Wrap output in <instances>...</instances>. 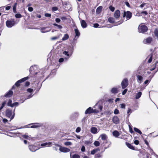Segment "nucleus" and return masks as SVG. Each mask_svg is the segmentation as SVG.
I'll return each mask as SVG.
<instances>
[{
	"mask_svg": "<svg viewBox=\"0 0 158 158\" xmlns=\"http://www.w3.org/2000/svg\"><path fill=\"white\" fill-rule=\"evenodd\" d=\"M19 104V103L18 102H16L14 103H13L12 104V105H11V107H13L14 106H18Z\"/></svg>",
	"mask_w": 158,
	"mask_h": 158,
	"instance_id": "37",
	"label": "nucleus"
},
{
	"mask_svg": "<svg viewBox=\"0 0 158 158\" xmlns=\"http://www.w3.org/2000/svg\"><path fill=\"white\" fill-rule=\"evenodd\" d=\"M71 158H80V156L78 154H74L72 156L70 155Z\"/></svg>",
	"mask_w": 158,
	"mask_h": 158,
	"instance_id": "36",
	"label": "nucleus"
},
{
	"mask_svg": "<svg viewBox=\"0 0 158 158\" xmlns=\"http://www.w3.org/2000/svg\"><path fill=\"white\" fill-rule=\"evenodd\" d=\"M29 125H30V124H29V125H26V126H24V127H20V128H18L17 127H14V128L15 130V129H21V128H24L25 127H28V126H29Z\"/></svg>",
	"mask_w": 158,
	"mask_h": 158,
	"instance_id": "46",
	"label": "nucleus"
},
{
	"mask_svg": "<svg viewBox=\"0 0 158 158\" xmlns=\"http://www.w3.org/2000/svg\"><path fill=\"white\" fill-rule=\"evenodd\" d=\"M121 85L123 89L126 88L128 85V79L127 78L124 79L121 82Z\"/></svg>",
	"mask_w": 158,
	"mask_h": 158,
	"instance_id": "7",
	"label": "nucleus"
},
{
	"mask_svg": "<svg viewBox=\"0 0 158 158\" xmlns=\"http://www.w3.org/2000/svg\"><path fill=\"white\" fill-rule=\"evenodd\" d=\"M17 3H15L13 6V12L14 13H16V6L17 5Z\"/></svg>",
	"mask_w": 158,
	"mask_h": 158,
	"instance_id": "34",
	"label": "nucleus"
},
{
	"mask_svg": "<svg viewBox=\"0 0 158 158\" xmlns=\"http://www.w3.org/2000/svg\"><path fill=\"white\" fill-rule=\"evenodd\" d=\"M109 8L110 10L112 12L114 11L115 9L112 6H110Z\"/></svg>",
	"mask_w": 158,
	"mask_h": 158,
	"instance_id": "50",
	"label": "nucleus"
},
{
	"mask_svg": "<svg viewBox=\"0 0 158 158\" xmlns=\"http://www.w3.org/2000/svg\"><path fill=\"white\" fill-rule=\"evenodd\" d=\"M102 9V6H100L98 7L96 9V13L97 14H99L101 12Z\"/></svg>",
	"mask_w": 158,
	"mask_h": 158,
	"instance_id": "28",
	"label": "nucleus"
},
{
	"mask_svg": "<svg viewBox=\"0 0 158 158\" xmlns=\"http://www.w3.org/2000/svg\"><path fill=\"white\" fill-rule=\"evenodd\" d=\"M142 95V93L141 92H138L136 94L135 96V98L136 99L139 98Z\"/></svg>",
	"mask_w": 158,
	"mask_h": 158,
	"instance_id": "30",
	"label": "nucleus"
},
{
	"mask_svg": "<svg viewBox=\"0 0 158 158\" xmlns=\"http://www.w3.org/2000/svg\"><path fill=\"white\" fill-rule=\"evenodd\" d=\"M52 143L51 142H46L41 144V146L43 147H50L52 146Z\"/></svg>",
	"mask_w": 158,
	"mask_h": 158,
	"instance_id": "16",
	"label": "nucleus"
},
{
	"mask_svg": "<svg viewBox=\"0 0 158 158\" xmlns=\"http://www.w3.org/2000/svg\"><path fill=\"white\" fill-rule=\"evenodd\" d=\"M108 21L109 22L111 23H113L115 22L114 19L111 17H109L108 19Z\"/></svg>",
	"mask_w": 158,
	"mask_h": 158,
	"instance_id": "31",
	"label": "nucleus"
},
{
	"mask_svg": "<svg viewBox=\"0 0 158 158\" xmlns=\"http://www.w3.org/2000/svg\"><path fill=\"white\" fill-rule=\"evenodd\" d=\"M96 152V150H95V149H94L91 152V154L92 155H94Z\"/></svg>",
	"mask_w": 158,
	"mask_h": 158,
	"instance_id": "58",
	"label": "nucleus"
},
{
	"mask_svg": "<svg viewBox=\"0 0 158 158\" xmlns=\"http://www.w3.org/2000/svg\"><path fill=\"white\" fill-rule=\"evenodd\" d=\"M152 66L153 67L152 68H151L150 69V70L151 71H152L153 70L156 68V64H154L152 65Z\"/></svg>",
	"mask_w": 158,
	"mask_h": 158,
	"instance_id": "44",
	"label": "nucleus"
},
{
	"mask_svg": "<svg viewBox=\"0 0 158 158\" xmlns=\"http://www.w3.org/2000/svg\"><path fill=\"white\" fill-rule=\"evenodd\" d=\"M15 108L14 109L13 111L12 110L10 109H7L6 111V116L7 118H10V121L13 119L15 117Z\"/></svg>",
	"mask_w": 158,
	"mask_h": 158,
	"instance_id": "2",
	"label": "nucleus"
},
{
	"mask_svg": "<svg viewBox=\"0 0 158 158\" xmlns=\"http://www.w3.org/2000/svg\"><path fill=\"white\" fill-rule=\"evenodd\" d=\"M59 150L63 152H67L70 151L69 149L64 147H60Z\"/></svg>",
	"mask_w": 158,
	"mask_h": 158,
	"instance_id": "13",
	"label": "nucleus"
},
{
	"mask_svg": "<svg viewBox=\"0 0 158 158\" xmlns=\"http://www.w3.org/2000/svg\"><path fill=\"white\" fill-rule=\"evenodd\" d=\"M102 155L100 153H98L95 155V158H100L101 157Z\"/></svg>",
	"mask_w": 158,
	"mask_h": 158,
	"instance_id": "42",
	"label": "nucleus"
},
{
	"mask_svg": "<svg viewBox=\"0 0 158 158\" xmlns=\"http://www.w3.org/2000/svg\"><path fill=\"white\" fill-rule=\"evenodd\" d=\"M29 78L28 77H24L21 79L17 81L15 84L13 86L12 89H13L15 88V86L16 87H19L20 85V83L23 82L27 79Z\"/></svg>",
	"mask_w": 158,
	"mask_h": 158,
	"instance_id": "4",
	"label": "nucleus"
},
{
	"mask_svg": "<svg viewBox=\"0 0 158 158\" xmlns=\"http://www.w3.org/2000/svg\"><path fill=\"white\" fill-rule=\"evenodd\" d=\"M75 33V35L73 40H77L78 37L80 35V32L77 28H76L74 29Z\"/></svg>",
	"mask_w": 158,
	"mask_h": 158,
	"instance_id": "11",
	"label": "nucleus"
},
{
	"mask_svg": "<svg viewBox=\"0 0 158 158\" xmlns=\"http://www.w3.org/2000/svg\"><path fill=\"white\" fill-rule=\"evenodd\" d=\"M29 148L31 151L32 152H35L37 150L39 149L38 147L34 145H30L29 146Z\"/></svg>",
	"mask_w": 158,
	"mask_h": 158,
	"instance_id": "9",
	"label": "nucleus"
},
{
	"mask_svg": "<svg viewBox=\"0 0 158 158\" xmlns=\"http://www.w3.org/2000/svg\"><path fill=\"white\" fill-rule=\"evenodd\" d=\"M59 38V36H58V37L55 36V37H52L51 38V39L52 40H56L58 39Z\"/></svg>",
	"mask_w": 158,
	"mask_h": 158,
	"instance_id": "52",
	"label": "nucleus"
},
{
	"mask_svg": "<svg viewBox=\"0 0 158 158\" xmlns=\"http://www.w3.org/2000/svg\"><path fill=\"white\" fill-rule=\"evenodd\" d=\"M64 144L66 146H69L72 145V143L70 142H66L64 143Z\"/></svg>",
	"mask_w": 158,
	"mask_h": 158,
	"instance_id": "41",
	"label": "nucleus"
},
{
	"mask_svg": "<svg viewBox=\"0 0 158 158\" xmlns=\"http://www.w3.org/2000/svg\"><path fill=\"white\" fill-rule=\"evenodd\" d=\"M55 21L56 23H59L60 22L61 20L60 19L58 18H57L56 19Z\"/></svg>",
	"mask_w": 158,
	"mask_h": 158,
	"instance_id": "57",
	"label": "nucleus"
},
{
	"mask_svg": "<svg viewBox=\"0 0 158 158\" xmlns=\"http://www.w3.org/2000/svg\"><path fill=\"white\" fill-rule=\"evenodd\" d=\"M152 40V38L151 37H149L146 39H144L143 42L144 44H150Z\"/></svg>",
	"mask_w": 158,
	"mask_h": 158,
	"instance_id": "15",
	"label": "nucleus"
},
{
	"mask_svg": "<svg viewBox=\"0 0 158 158\" xmlns=\"http://www.w3.org/2000/svg\"><path fill=\"white\" fill-rule=\"evenodd\" d=\"M11 134H13L15 135H16L17 136L19 137L20 139L21 140H23V138L27 139H29L30 138V135H28L26 133L24 134H22L21 133L19 132H15V133H12L11 132H9Z\"/></svg>",
	"mask_w": 158,
	"mask_h": 158,
	"instance_id": "1",
	"label": "nucleus"
},
{
	"mask_svg": "<svg viewBox=\"0 0 158 158\" xmlns=\"http://www.w3.org/2000/svg\"><path fill=\"white\" fill-rule=\"evenodd\" d=\"M6 104V102H3L2 104V106L1 107H0V110H1L3 108L4 106Z\"/></svg>",
	"mask_w": 158,
	"mask_h": 158,
	"instance_id": "51",
	"label": "nucleus"
},
{
	"mask_svg": "<svg viewBox=\"0 0 158 158\" xmlns=\"http://www.w3.org/2000/svg\"><path fill=\"white\" fill-rule=\"evenodd\" d=\"M93 108L95 109H98L99 110V112L102 110L103 106L101 105L98 104V102L93 107Z\"/></svg>",
	"mask_w": 158,
	"mask_h": 158,
	"instance_id": "14",
	"label": "nucleus"
},
{
	"mask_svg": "<svg viewBox=\"0 0 158 158\" xmlns=\"http://www.w3.org/2000/svg\"><path fill=\"white\" fill-rule=\"evenodd\" d=\"M113 122L115 124H118L119 123V119L117 116H114L112 118Z\"/></svg>",
	"mask_w": 158,
	"mask_h": 158,
	"instance_id": "17",
	"label": "nucleus"
},
{
	"mask_svg": "<svg viewBox=\"0 0 158 158\" xmlns=\"http://www.w3.org/2000/svg\"><path fill=\"white\" fill-rule=\"evenodd\" d=\"M12 101L11 99H9L7 103V105L11 107V106L12 105Z\"/></svg>",
	"mask_w": 158,
	"mask_h": 158,
	"instance_id": "45",
	"label": "nucleus"
},
{
	"mask_svg": "<svg viewBox=\"0 0 158 158\" xmlns=\"http://www.w3.org/2000/svg\"><path fill=\"white\" fill-rule=\"evenodd\" d=\"M81 128L80 127H77L76 130V132L77 133L80 132L81 131Z\"/></svg>",
	"mask_w": 158,
	"mask_h": 158,
	"instance_id": "53",
	"label": "nucleus"
},
{
	"mask_svg": "<svg viewBox=\"0 0 158 158\" xmlns=\"http://www.w3.org/2000/svg\"><path fill=\"white\" fill-rule=\"evenodd\" d=\"M149 57V59H148V63H150L152 61V54H151L148 56L147 58L148 57Z\"/></svg>",
	"mask_w": 158,
	"mask_h": 158,
	"instance_id": "32",
	"label": "nucleus"
},
{
	"mask_svg": "<svg viewBox=\"0 0 158 158\" xmlns=\"http://www.w3.org/2000/svg\"><path fill=\"white\" fill-rule=\"evenodd\" d=\"M34 67L36 68V67L35 66H31L29 69V71L30 73H32V71Z\"/></svg>",
	"mask_w": 158,
	"mask_h": 158,
	"instance_id": "43",
	"label": "nucleus"
},
{
	"mask_svg": "<svg viewBox=\"0 0 158 158\" xmlns=\"http://www.w3.org/2000/svg\"><path fill=\"white\" fill-rule=\"evenodd\" d=\"M67 51L69 52V53H70V56H71L73 52V46H69Z\"/></svg>",
	"mask_w": 158,
	"mask_h": 158,
	"instance_id": "22",
	"label": "nucleus"
},
{
	"mask_svg": "<svg viewBox=\"0 0 158 158\" xmlns=\"http://www.w3.org/2000/svg\"><path fill=\"white\" fill-rule=\"evenodd\" d=\"M126 16L127 20L130 19L132 17V13L130 11H127L126 12H124L123 15V17Z\"/></svg>",
	"mask_w": 158,
	"mask_h": 158,
	"instance_id": "8",
	"label": "nucleus"
},
{
	"mask_svg": "<svg viewBox=\"0 0 158 158\" xmlns=\"http://www.w3.org/2000/svg\"><path fill=\"white\" fill-rule=\"evenodd\" d=\"M33 10V8L31 7H29L28 8V10L30 12L32 11Z\"/></svg>",
	"mask_w": 158,
	"mask_h": 158,
	"instance_id": "62",
	"label": "nucleus"
},
{
	"mask_svg": "<svg viewBox=\"0 0 158 158\" xmlns=\"http://www.w3.org/2000/svg\"><path fill=\"white\" fill-rule=\"evenodd\" d=\"M51 30V29L49 27H43L41 28L40 31L41 33H45L50 31Z\"/></svg>",
	"mask_w": 158,
	"mask_h": 158,
	"instance_id": "10",
	"label": "nucleus"
},
{
	"mask_svg": "<svg viewBox=\"0 0 158 158\" xmlns=\"http://www.w3.org/2000/svg\"><path fill=\"white\" fill-rule=\"evenodd\" d=\"M99 25L98 23H96L94 24V27L95 28L98 27Z\"/></svg>",
	"mask_w": 158,
	"mask_h": 158,
	"instance_id": "59",
	"label": "nucleus"
},
{
	"mask_svg": "<svg viewBox=\"0 0 158 158\" xmlns=\"http://www.w3.org/2000/svg\"><path fill=\"white\" fill-rule=\"evenodd\" d=\"M114 113L115 114H118L119 113V111L117 109H115L114 111Z\"/></svg>",
	"mask_w": 158,
	"mask_h": 158,
	"instance_id": "48",
	"label": "nucleus"
},
{
	"mask_svg": "<svg viewBox=\"0 0 158 158\" xmlns=\"http://www.w3.org/2000/svg\"><path fill=\"white\" fill-rule=\"evenodd\" d=\"M69 38V35L68 34H66L64 35L63 38L62 39V40L64 41L65 40L68 39Z\"/></svg>",
	"mask_w": 158,
	"mask_h": 158,
	"instance_id": "33",
	"label": "nucleus"
},
{
	"mask_svg": "<svg viewBox=\"0 0 158 158\" xmlns=\"http://www.w3.org/2000/svg\"><path fill=\"white\" fill-rule=\"evenodd\" d=\"M121 108L123 109H125L126 105L125 104L122 103L120 104Z\"/></svg>",
	"mask_w": 158,
	"mask_h": 158,
	"instance_id": "55",
	"label": "nucleus"
},
{
	"mask_svg": "<svg viewBox=\"0 0 158 158\" xmlns=\"http://www.w3.org/2000/svg\"><path fill=\"white\" fill-rule=\"evenodd\" d=\"M99 112V110L98 109H94L91 107H90L87 108L85 112V114H90L93 113H98Z\"/></svg>",
	"mask_w": 158,
	"mask_h": 158,
	"instance_id": "5",
	"label": "nucleus"
},
{
	"mask_svg": "<svg viewBox=\"0 0 158 158\" xmlns=\"http://www.w3.org/2000/svg\"><path fill=\"white\" fill-rule=\"evenodd\" d=\"M13 92L11 90H9L5 95L6 97H10L12 95Z\"/></svg>",
	"mask_w": 158,
	"mask_h": 158,
	"instance_id": "27",
	"label": "nucleus"
},
{
	"mask_svg": "<svg viewBox=\"0 0 158 158\" xmlns=\"http://www.w3.org/2000/svg\"><path fill=\"white\" fill-rule=\"evenodd\" d=\"M97 129L94 127H92L90 129L91 132L94 134H96L97 133Z\"/></svg>",
	"mask_w": 158,
	"mask_h": 158,
	"instance_id": "21",
	"label": "nucleus"
},
{
	"mask_svg": "<svg viewBox=\"0 0 158 158\" xmlns=\"http://www.w3.org/2000/svg\"><path fill=\"white\" fill-rule=\"evenodd\" d=\"M111 92L112 94H116L118 93V88L113 87L111 89Z\"/></svg>",
	"mask_w": 158,
	"mask_h": 158,
	"instance_id": "25",
	"label": "nucleus"
},
{
	"mask_svg": "<svg viewBox=\"0 0 158 158\" xmlns=\"http://www.w3.org/2000/svg\"><path fill=\"white\" fill-rule=\"evenodd\" d=\"M100 137H101V139L103 140H106L107 139V136L105 134H102Z\"/></svg>",
	"mask_w": 158,
	"mask_h": 158,
	"instance_id": "26",
	"label": "nucleus"
},
{
	"mask_svg": "<svg viewBox=\"0 0 158 158\" xmlns=\"http://www.w3.org/2000/svg\"><path fill=\"white\" fill-rule=\"evenodd\" d=\"M139 32L143 33L147 31L148 30L147 27L144 25H139L138 27Z\"/></svg>",
	"mask_w": 158,
	"mask_h": 158,
	"instance_id": "6",
	"label": "nucleus"
},
{
	"mask_svg": "<svg viewBox=\"0 0 158 158\" xmlns=\"http://www.w3.org/2000/svg\"><path fill=\"white\" fill-rule=\"evenodd\" d=\"M31 124H32L31 127V128H37L38 127H41L42 124L41 123H33Z\"/></svg>",
	"mask_w": 158,
	"mask_h": 158,
	"instance_id": "12",
	"label": "nucleus"
},
{
	"mask_svg": "<svg viewBox=\"0 0 158 158\" xmlns=\"http://www.w3.org/2000/svg\"><path fill=\"white\" fill-rule=\"evenodd\" d=\"M134 130L135 132L139 133L140 135L142 134V133L141 131L138 128L136 127H134Z\"/></svg>",
	"mask_w": 158,
	"mask_h": 158,
	"instance_id": "35",
	"label": "nucleus"
},
{
	"mask_svg": "<svg viewBox=\"0 0 158 158\" xmlns=\"http://www.w3.org/2000/svg\"><path fill=\"white\" fill-rule=\"evenodd\" d=\"M114 99L113 98H110L108 99V101L110 103H112L113 102Z\"/></svg>",
	"mask_w": 158,
	"mask_h": 158,
	"instance_id": "64",
	"label": "nucleus"
},
{
	"mask_svg": "<svg viewBox=\"0 0 158 158\" xmlns=\"http://www.w3.org/2000/svg\"><path fill=\"white\" fill-rule=\"evenodd\" d=\"M81 150L82 152H84L85 151V147L84 146H82Z\"/></svg>",
	"mask_w": 158,
	"mask_h": 158,
	"instance_id": "60",
	"label": "nucleus"
},
{
	"mask_svg": "<svg viewBox=\"0 0 158 158\" xmlns=\"http://www.w3.org/2000/svg\"><path fill=\"white\" fill-rule=\"evenodd\" d=\"M137 82L139 84H141L142 82L143 77L140 75H136Z\"/></svg>",
	"mask_w": 158,
	"mask_h": 158,
	"instance_id": "19",
	"label": "nucleus"
},
{
	"mask_svg": "<svg viewBox=\"0 0 158 158\" xmlns=\"http://www.w3.org/2000/svg\"><path fill=\"white\" fill-rule=\"evenodd\" d=\"M94 144L95 146L98 147L100 145V142L98 141H95L94 142Z\"/></svg>",
	"mask_w": 158,
	"mask_h": 158,
	"instance_id": "38",
	"label": "nucleus"
},
{
	"mask_svg": "<svg viewBox=\"0 0 158 158\" xmlns=\"http://www.w3.org/2000/svg\"><path fill=\"white\" fill-rule=\"evenodd\" d=\"M17 22L14 19L7 20L6 22V26L8 28H11L17 24Z\"/></svg>",
	"mask_w": 158,
	"mask_h": 158,
	"instance_id": "3",
	"label": "nucleus"
},
{
	"mask_svg": "<svg viewBox=\"0 0 158 158\" xmlns=\"http://www.w3.org/2000/svg\"><path fill=\"white\" fill-rule=\"evenodd\" d=\"M120 15V13L119 10H116L114 13V16L116 19L119 18Z\"/></svg>",
	"mask_w": 158,
	"mask_h": 158,
	"instance_id": "18",
	"label": "nucleus"
},
{
	"mask_svg": "<svg viewBox=\"0 0 158 158\" xmlns=\"http://www.w3.org/2000/svg\"><path fill=\"white\" fill-rule=\"evenodd\" d=\"M127 89H125L122 92V95H124L127 93Z\"/></svg>",
	"mask_w": 158,
	"mask_h": 158,
	"instance_id": "54",
	"label": "nucleus"
},
{
	"mask_svg": "<svg viewBox=\"0 0 158 158\" xmlns=\"http://www.w3.org/2000/svg\"><path fill=\"white\" fill-rule=\"evenodd\" d=\"M73 115L75 117H77L79 116V112H75L73 113Z\"/></svg>",
	"mask_w": 158,
	"mask_h": 158,
	"instance_id": "49",
	"label": "nucleus"
},
{
	"mask_svg": "<svg viewBox=\"0 0 158 158\" xmlns=\"http://www.w3.org/2000/svg\"><path fill=\"white\" fill-rule=\"evenodd\" d=\"M126 145L127 146V147L133 150H135L134 147L131 144L126 142Z\"/></svg>",
	"mask_w": 158,
	"mask_h": 158,
	"instance_id": "29",
	"label": "nucleus"
},
{
	"mask_svg": "<svg viewBox=\"0 0 158 158\" xmlns=\"http://www.w3.org/2000/svg\"><path fill=\"white\" fill-rule=\"evenodd\" d=\"M33 90V89H31V88H29V89H28L27 90V91L28 92H29V93H31L32 92Z\"/></svg>",
	"mask_w": 158,
	"mask_h": 158,
	"instance_id": "63",
	"label": "nucleus"
},
{
	"mask_svg": "<svg viewBox=\"0 0 158 158\" xmlns=\"http://www.w3.org/2000/svg\"><path fill=\"white\" fill-rule=\"evenodd\" d=\"M63 54L65 56H67L68 57L65 58V59L66 60H68L71 56H70V53H69V52L67 51H64Z\"/></svg>",
	"mask_w": 158,
	"mask_h": 158,
	"instance_id": "20",
	"label": "nucleus"
},
{
	"mask_svg": "<svg viewBox=\"0 0 158 158\" xmlns=\"http://www.w3.org/2000/svg\"><path fill=\"white\" fill-rule=\"evenodd\" d=\"M32 96L33 95L31 94H30L27 96V98L25 99L24 100H22V102H20V103H23L25 100L31 98Z\"/></svg>",
	"mask_w": 158,
	"mask_h": 158,
	"instance_id": "39",
	"label": "nucleus"
},
{
	"mask_svg": "<svg viewBox=\"0 0 158 158\" xmlns=\"http://www.w3.org/2000/svg\"><path fill=\"white\" fill-rule=\"evenodd\" d=\"M15 17L16 18H20L22 17V15L20 14L17 13L15 14Z\"/></svg>",
	"mask_w": 158,
	"mask_h": 158,
	"instance_id": "40",
	"label": "nucleus"
},
{
	"mask_svg": "<svg viewBox=\"0 0 158 158\" xmlns=\"http://www.w3.org/2000/svg\"><path fill=\"white\" fill-rule=\"evenodd\" d=\"M154 34L155 36H158V29H156L154 31Z\"/></svg>",
	"mask_w": 158,
	"mask_h": 158,
	"instance_id": "47",
	"label": "nucleus"
},
{
	"mask_svg": "<svg viewBox=\"0 0 158 158\" xmlns=\"http://www.w3.org/2000/svg\"><path fill=\"white\" fill-rule=\"evenodd\" d=\"M86 118L84 117L81 120V122L82 123V124H84L85 123Z\"/></svg>",
	"mask_w": 158,
	"mask_h": 158,
	"instance_id": "61",
	"label": "nucleus"
},
{
	"mask_svg": "<svg viewBox=\"0 0 158 158\" xmlns=\"http://www.w3.org/2000/svg\"><path fill=\"white\" fill-rule=\"evenodd\" d=\"M28 77H29L28 79H29L30 80H32V81H33V82L35 81V80L34 79V77L29 76H28Z\"/></svg>",
	"mask_w": 158,
	"mask_h": 158,
	"instance_id": "56",
	"label": "nucleus"
},
{
	"mask_svg": "<svg viewBox=\"0 0 158 158\" xmlns=\"http://www.w3.org/2000/svg\"><path fill=\"white\" fill-rule=\"evenodd\" d=\"M112 134L114 137L117 138L119 135L120 134L118 131L115 130L113 132Z\"/></svg>",
	"mask_w": 158,
	"mask_h": 158,
	"instance_id": "24",
	"label": "nucleus"
},
{
	"mask_svg": "<svg viewBox=\"0 0 158 158\" xmlns=\"http://www.w3.org/2000/svg\"><path fill=\"white\" fill-rule=\"evenodd\" d=\"M81 25L83 28H85L87 27V24L85 21L84 20H82L81 22Z\"/></svg>",
	"mask_w": 158,
	"mask_h": 158,
	"instance_id": "23",
	"label": "nucleus"
}]
</instances>
